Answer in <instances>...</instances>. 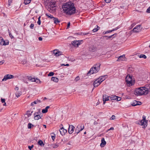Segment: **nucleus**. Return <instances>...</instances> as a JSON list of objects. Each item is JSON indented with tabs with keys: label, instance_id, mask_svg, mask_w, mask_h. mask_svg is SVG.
Listing matches in <instances>:
<instances>
[{
	"label": "nucleus",
	"instance_id": "nucleus-37",
	"mask_svg": "<svg viewBox=\"0 0 150 150\" xmlns=\"http://www.w3.org/2000/svg\"><path fill=\"white\" fill-rule=\"evenodd\" d=\"M139 57L140 58H143L144 59H146V56L144 54H141L140 55Z\"/></svg>",
	"mask_w": 150,
	"mask_h": 150
},
{
	"label": "nucleus",
	"instance_id": "nucleus-25",
	"mask_svg": "<svg viewBox=\"0 0 150 150\" xmlns=\"http://www.w3.org/2000/svg\"><path fill=\"white\" fill-rule=\"evenodd\" d=\"M22 94V92L20 91H17L15 93V95L16 97L18 98Z\"/></svg>",
	"mask_w": 150,
	"mask_h": 150
},
{
	"label": "nucleus",
	"instance_id": "nucleus-24",
	"mask_svg": "<svg viewBox=\"0 0 150 150\" xmlns=\"http://www.w3.org/2000/svg\"><path fill=\"white\" fill-rule=\"evenodd\" d=\"M49 106H47L45 109H43L42 110V112L43 113H45L47 112L48 111V109L50 108Z\"/></svg>",
	"mask_w": 150,
	"mask_h": 150
},
{
	"label": "nucleus",
	"instance_id": "nucleus-10",
	"mask_svg": "<svg viewBox=\"0 0 150 150\" xmlns=\"http://www.w3.org/2000/svg\"><path fill=\"white\" fill-rule=\"evenodd\" d=\"M81 41L74 40L71 43L75 47H78L81 43Z\"/></svg>",
	"mask_w": 150,
	"mask_h": 150
},
{
	"label": "nucleus",
	"instance_id": "nucleus-46",
	"mask_svg": "<svg viewBox=\"0 0 150 150\" xmlns=\"http://www.w3.org/2000/svg\"><path fill=\"white\" fill-rule=\"evenodd\" d=\"M80 79V78L79 76H78L76 77L75 79L74 80L76 81H79Z\"/></svg>",
	"mask_w": 150,
	"mask_h": 150
},
{
	"label": "nucleus",
	"instance_id": "nucleus-4",
	"mask_svg": "<svg viewBox=\"0 0 150 150\" xmlns=\"http://www.w3.org/2000/svg\"><path fill=\"white\" fill-rule=\"evenodd\" d=\"M142 118V120L140 121H139L138 123L143 126V128H145L147 125V121L146 120V117L145 115L143 116Z\"/></svg>",
	"mask_w": 150,
	"mask_h": 150
},
{
	"label": "nucleus",
	"instance_id": "nucleus-29",
	"mask_svg": "<svg viewBox=\"0 0 150 150\" xmlns=\"http://www.w3.org/2000/svg\"><path fill=\"white\" fill-rule=\"evenodd\" d=\"M96 26L97 27V28H94L93 29V30H92L93 31V32H96V31H98L100 29V27H99L97 25Z\"/></svg>",
	"mask_w": 150,
	"mask_h": 150
},
{
	"label": "nucleus",
	"instance_id": "nucleus-50",
	"mask_svg": "<svg viewBox=\"0 0 150 150\" xmlns=\"http://www.w3.org/2000/svg\"><path fill=\"white\" fill-rule=\"evenodd\" d=\"M121 100V98L120 97L117 96V98H116V100L117 101H120Z\"/></svg>",
	"mask_w": 150,
	"mask_h": 150
},
{
	"label": "nucleus",
	"instance_id": "nucleus-19",
	"mask_svg": "<svg viewBox=\"0 0 150 150\" xmlns=\"http://www.w3.org/2000/svg\"><path fill=\"white\" fill-rule=\"evenodd\" d=\"M0 42V44L2 45H5L8 44V42L7 41L6 42L5 41H4L3 39Z\"/></svg>",
	"mask_w": 150,
	"mask_h": 150
},
{
	"label": "nucleus",
	"instance_id": "nucleus-41",
	"mask_svg": "<svg viewBox=\"0 0 150 150\" xmlns=\"http://www.w3.org/2000/svg\"><path fill=\"white\" fill-rule=\"evenodd\" d=\"M35 82H36L37 83H40L41 82L40 80L38 79H35Z\"/></svg>",
	"mask_w": 150,
	"mask_h": 150
},
{
	"label": "nucleus",
	"instance_id": "nucleus-36",
	"mask_svg": "<svg viewBox=\"0 0 150 150\" xmlns=\"http://www.w3.org/2000/svg\"><path fill=\"white\" fill-rule=\"evenodd\" d=\"M110 98L112 99V100H116V98H117V96H111L110 97Z\"/></svg>",
	"mask_w": 150,
	"mask_h": 150
},
{
	"label": "nucleus",
	"instance_id": "nucleus-62",
	"mask_svg": "<svg viewBox=\"0 0 150 150\" xmlns=\"http://www.w3.org/2000/svg\"><path fill=\"white\" fill-rule=\"evenodd\" d=\"M38 39L40 41H42V38L41 37H40L38 38Z\"/></svg>",
	"mask_w": 150,
	"mask_h": 150
},
{
	"label": "nucleus",
	"instance_id": "nucleus-63",
	"mask_svg": "<svg viewBox=\"0 0 150 150\" xmlns=\"http://www.w3.org/2000/svg\"><path fill=\"white\" fill-rule=\"evenodd\" d=\"M52 138L53 140H54L55 138V136H52Z\"/></svg>",
	"mask_w": 150,
	"mask_h": 150
},
{
	"label": "nucleus",
	"instance_id": "nucleus-61",
	"mask_svg": "<svg viewBox=\"0 0 150 150\" xmlns=\"http://www.w3.org/2000/svg\"><path fill=\"white\" fill-rule=\"evenodd\" d=\"M19 88L18 87H16L15 88V90L16 91H18V90Z\"/></svg>",
	"mask_w": 150,
	"mask_h": 150
},
{
	"label": "nucleus",
	"instance_id": "nucleus-35",
	"mask_svg": "<svg viewBox=\"0 0 150 150\" xmlns=\"http://www.w3.org/2000/svg\"><path fill=\"white\" fill-rule=\"evenodd\" d=\"M46 15L47 17L49 18H50L52 19L54 18V17L52 16L51 15V14H50L49 15H48L47 14H46Z\"/></svg>",
	"mask_w": 150,
	"mask_h": 150
},
{
	"label": "nucleus",
	"instance_id": "nucleus-40",
	"mask_svg": "<svg viewBox=\"0 0 150 150\" xmlns=\"http://www.w3.org/2000/svg\"><path fill=\"white\" fill-rule=\"evenodd\" d=\"M113 31H114V30H108V31H107L105 33L103 32V33H104V34H105L106 33H111Z\"/></svg>",
	"mask_w": 150,
	"mask_h": 150
},
{
	"label": "nucleus",
	"instance_id": "nucleus-49",
	"mask_svg": "<svg viewBox=\"0 0 150 150\" xmlns=\"http://www.w3.org/2000/svg\"><path fill=\"white\" fill-rule=\"evenodd\" d=\"M146 12L148 13H150V6L147 8L146 10Z\"/></svg>",
	"mask_w": 150,
	"mask_h": 150
},
{
	"label": "nucleus",
	"instance_id": "nucleus-58",
	"mask_svg": "<svg viewBox=\"0 0 150 150\" xmlns=\"http://www.w3.org/2000/svg\"><path fill=\"white\" fill-rule=\"evenodd\" d=\"M114 129V128L113 127H111L110 129H108V130H107V132L108 131H110V130H113Z\"/></svg>",
	"mask_w": 150,
	"mask_h": 150
},
{
	"label": "nucleus",
	"instance_id": "nucleus-16",
	"mask_svg": "<svg viewBox=\"0 0 150 150\" xmlns=\"http://www.w3.org/2000/svg\"><path fill=\"white\" fill-rule=\"evenodd\" d=\"M101 143L100 144V146L101 147H103L106 144V142L105 140V139L104 138H102L101 140Z\"/></svg>",
	"mask_w": 150,
	"mask_h": 150
},
{
	"label": "nucleus",
	"instance_id": "nucleus-21",
	"mask_svg": "<svg viewBox=\"0 0 150 150\" xmlns=\"http://www.w3.org/2000/svg\"><path fill=\"white\" fill-rule=\"evenodd\" d=\"M52 20V21L54 22V23L56 24L60 22V21L58 20V19L55 17H54Z\"/></svg>",
	"mask_w": 150,
	"mask_h": 150
},
{
	"label": "nucleus",
	"instance_id": "nucleus-31",
	"mask_svg": "<svg viewBox=\"0 0 150 150\" xmlns=\"http://www.w3.org/2000/svg\"><path fill=\"white\" fill-rule=\"evenodd\" d=\"M31 0H25L24 2V3L25 4H28L30 3Z\"/></svg>",
	"mask_w": 150,
	"mask_h": 150
},
{
	"label": "nucleus",
	"instance_id": "nucleus-28",
	"mask_svg": "<svg viewBox=\"0 0 150 150\" xmlns=\"http://www.w3.org/2000/svg\"><path fill=\"white\" fill-rule=\"evenodd\" d=\"M116 34H113L111 35L110 36H103V38H105L106 39H108L110 38H111L113 36H114Z\"/></svg>",
	"mask_w": 150,
	"mask_h": 150
},
{
	"label": "nucleus",
	"instance_id": "nucleus-60",
	"mask_svg": "<svg viewBox=\"0 0 150 150\" xmlns=\"http://www.w3.org/2000/svg\"><path fill=\"white\" fill-rule=\"evenodd\" d=\"M98 124V122L96 121H95L94 122V125H96Z\"/></svg>",
	"mask_w": 150,
	"mask_h": 150
},
{
	"label": "nucleus",
	"instance_id": "nucleus-56",
	"mask_svg": "<svg viewBox=\"0 0 150 150\" xmlns=\"http://www.w3.org/2000/svg\"><path fill=\"white\" fill-rule=\"evenodd\" d=\"M52 4H53L54 5L52 6H51V7H52V8H54V7H55V6L54 5H55V3L54 2H53L52 3Z\"/></svg>",
	"mask_w": 150,
	"mask_h": 150
},
{
	"label": "nucleus",
	"instance_id": "nucleus-53",
	"mask_svg": "<svg viewBox=\"0 0 150 150\" xmlns=\"http://www.w3.org/2000/svg\"><path fill=\"white\" fill-rule=\"evenodd\" d=\"M70 25V22H69L67 24V29L68 28Z\"/></svg>",
	"mask_w": 150,
	"mask_h": 150
},
{
	"label": "nucleus",
	"instance_id": "nucleus-45",
	"mask_svg": "<svg viewBox=\"0 0 150 150\" xmlns=\"http://www.w3.org/2000/svg\"><path fill=\"white\" fill-rule=\"evenodd\" d=\"M34 24H31L30 26V27L31 29H33L34 27Z\"/></svg>",
	"mask_w": 150,
	"mask_h": 150
},
{
	"label": "nucleus",
	"instance_id": "nucleus-20",
	"mask_svg": "<svg viewBox=\"0 0 150 150\" xmlns=\"http://www.w3.org/2000/svg\"><path fill=\"white\" fill-rule=\"evenodd\" d=\"M146 90L145 93L147 94L149 92H150V84L148 86H146Z\"/></svg>",
	"mask_w": 150,
	"mask_h": 150
},
{
	"label": "nucleus",
	"instance_id": "nucleus-12",
	"mask_svg": "<svg viewBox=\"0 0 150 150\" xmlns=\"http://www.w3.org/2000/svg\"><path fill=\"white\" fill-rule=\"evenodd\" d=\"M74 127L72 125H69V127L68 132L69 134H71L73 133L74 131Z\"/></svg>",
	"mask_w": 150,
	"mask_h": 150
},
{
	"label": "nucleus",
	"instance_id": "nucleus-39",
	"mask_svg": "<svg viewBox=\"0 0 150 150\" xmlns=\"http://www.w3.org/2000/svg\"><path fill=\"white\" fill-rule=\"evenodd\" d=\"M58 146V145H57V144H53L52 145V147L54 148H57Z\"/></svg>",
	"mask_w": 150,
	"mask_h": 150
},
{
	"label": "nucleus",
	"instance_id": "nucleus-54",
	"mask_svg": "<svg viewBox=\"0 0 150 150\" xmlns=\"http://www.w3.org/2000/svg\"><path fill=\"white\" fill-rule=\"evenodd\" d=\"M137 105H140L142 104V103L140 101H137Z\"/></svg>",
	"mask_w": 150,
	"mask_h": 150
},
{
	"label": "nucleus",
	"instance_id": "nucleus-38",
	"mask_svg": "<svg viewBox=\"0 0 150 150\" xmlns=\"http://www.w3.org/2000/svg\"><path fill=\"white\" fill-rule=\"evenodd\" d=\"M41 17L39 16V18H38V21L37 22V23L39 25H40L41 24V21H40V18Z\"/></svg>",
	"mask_w": 150,
	"mask_h": 150
},
{
	"label": "nucleus",
	"instance_id": "nucleus-57",
	"mask_svg": "<svg viewBox=\"0 0 150 150\" xmlns=\"http://www.w3.org/2000/svg\"><path fill=\"white\" fill-rule=\"evenodd\" d=\"M4 62V60H2L1 61H0V65L3 64Z\"/></svg>",
	"mask_w": 150,
	"mask_h": 150
},
{
	"label": "nucleus",
	"instance_id": "nucleus-7",
	"mask_svg": "<svg viewBox=\"0 0 150 150\" xmlns=\"http://www.w3.org/2000/svg\"><path fill=\"white\" fill-rule=\"evenodd\" d=\"M142 28L141 27V25H139L136 26L133 29V32L138 33L140 32L142 30Z\"/></svg>",
	"mask_w": 150,
	"mask_h": 150
},
{
	"label": "nucleus",
	"instance_id": "nucleus-34",
	"mask_svg": "<svg viewBox=\"0 0 150 150\" xmlns=\"http://www.w3.org/2000/svg\"><path fill=\"white\" fill-rule=\"evenodd\" d=\"M34 114H35V115H41V114H42L41 113L40 110V109H39L38 110V111L35 112Z\"/></svg>",
	"mask_w": 150,
	"mask_h": 150
},
{
	"label": "nucleus",
	"instance_id": "nucleus-44",
	"mask_svg": "<svg viewBox=\"0 0 150 150\" xmlns=\"http://www.w3.org/2000/svg\"><path fill=\"white\" fill-rule=\"evenodd\" d=\"M12 0H8V7H9L11 5V4L12 3Z\"/></svg>",
	"mask_w": 150,
	"mask_h": 150
},
{
	"label": "nucleus",
	"instance_id": "nucleus-48",
	"mask_svg": "<svg viewBox=\"0 0 150 150\" xmlns=\"http://www.w3.org/2000/svg\"><path fill=\"white\" fill-rule=\"evenodd\" d=\"M33 145H32L31 146H29L28 148L30 150H31L32 149L33 147Z\"/></svg>",
	"mask_w": 150,
	"mask_h": 150
},
{
	"label": "nucleus",
	"instance_id": "nucleus-42",
	"mask_svg": "<svg viewBox=\"0 0 150 150\" xmlns=\"http://www.w3.org/2000/svg\"><path fill=\"white\" fill-rule=\"evenodd\" d=\"M38 103L37 102L36 100L35 101L33 102L31 104V106H33L34 105V104H37Z\"/></svg>",
	"mask_w": 150,
	"mask_h": 150
},
{
	"label": "nucleus",
	"instance_id": "nucleus-26",
	"mask_svg": "<svg viewBox=\"0 0 150 150\" xmlns=\"http://www.w3.org/2000/svg\"><path fill=\"white\" fill-rule=\"evenodd\" d=\"M51 80L55 82H57L58 81V79L56 77H52L51 78Z\"/></svg>",
	"mask_w": 150,
	"mask_h": 150
},
{
	"label": "nucleus",
	"instance_id": "nucleus-14",
	"mask_svg": "<svg viewBox=\"0 0 150 150\" xmlns=\"http://www.w3.org/2000/svg\"><path fill=\"white\" fill-rule=\"evenodd\" d=\"M59 131L61 134L62 135H65V133L67 132V130L65 129L63 127L61 128Z\"/></svg>",
	"mask_w": 150,
	"mask_h": 150
},
{
	"label": "nucleus",
	"instance_id": "nucleus-27",
	"mask_svg": "<svg viewBox=\"0 0 150 150\" xmlns=\"http://www.w3.org/2000/svg\"><path fill=\"white\" fill-rule=\"evenodd\" d=\"M28 79L29 81L32 82H35V78H33L32 76H28Z\"/></svg>",
	"mask_w": 150,
	"mask_h": 150
},
{
	"label": "nucleus",
	"instance_id": "nucleus-1",
	"mask_svg": "<svg viewBox=\"0 0 150 150\" xmlns=\"http://www.w3.org/2000/svg\"><path fill=\"white\" fill-rule=\"evenodd\" d=\"M64 12L66 14L71 15L76 13V9L74 3L71 2L66 3L62 6Z\"/></svg>",
	"mask_w": 150,
	"mask_h": 150
},
{
	"label": "nucleus",
	"instance_id": "nucleus-5",
	"mask_svg": "<svg viewBox=\"0 0 150 150\" xmlns=\"http://www.w3.org/2000/svg\"><path fill=\"white\" fill-rule=\"evenodd\" d=\"M84 128V126L82 124H79L75 128V132L76 134H77L81 131H82Z\"/></svg>",
	"mask_w": 150,
	"mask_h": 150
},
{
	"label": "nucleus",
	"instance_id": "nucleus-43",
	"mask_svg": "<svg viewBox=\"0 0 150 150\" xmlns=\"http://www.w3.org/2000/svg\"><path fill=\"white\" fill-rule=\"evenodd\" d=\"M54 73L53 72H50L48 74V76H52L54 75Z\"/></svg>",
	"mask_w": 150,
	"mask_h": 150
},
{
	"label": "nucleus",
	"instance_id": "nucleus-47",
	"mask_svg": "<svg viewBox=\"0 0 150 150\" xmlns=\"http://www.w3.org/2000/svg\"><path fill=\"white\" fill-rule=\"evenodd\" d=\"M115 116L114 115H112L110 118V119L111 120H114L115 119Z\"/></svg>",
	"mask_w": 150,
	"mask_h": 150
},
{
	"label": "nucleus",
	"instance_id": "nucleus-59",
	"mask_svg": "<svg viewBox=\"0 0 150 150\" xmlns=\"http://www.w3.org/2000/svg\"><path fill=\"white\" fill-rule=\"evenodd\" d=\"M36 101H37V102L38 103H40L41 102V101H40V100H39L38 99Z\"/></svg>",
	"mask_w": 150,
	"mask_h": 150
},
{
	"label": "nucleus",
	"instance_id": "nucleus-52",
	"mask_svg": "<svg viewBox=\"0 0 150 150\" xmlns=\"http://www.w3.org/2000/svg\"><path fill=\"white\" fill-rule=\"evenodd\" d=\"M9 35L10 36V37H11V38H13V36L10 33H9Z\"/></svg>",
	"mask_w": 150,
	"mask_h": 150
},
{
	"label": "nucleus",
	"instance_id": "nucleus-30",
	"mask_svg": "<svg viewBox=\"0 0 150 150\" xmlns=\"http://www.w3.org/2000/svg\"><path fill=\"white\" fill-rule=\"evenodd\" d=\"M137 101H136L135 100H134L132 103L131 104V105L133 106H134L136 105H137Z\"/></svg>",
	"mask_w": 150,
	"mask_h": 150
},
{
	"label": "nucleus",
	"instance_id": "nucleus-3",
	"mask_svg": "<svg viewBox=\"0 0 150 150\" xmlns=\"http://www.w3.org/2000/svg\"><path fill=\"white\" fill-rule=\"evenodd\" d=\"M146 87H141L135 89L134 94L136 96H141L143 95H146L145 93Z\"/></svg>",
	"mask_w": 150,
	"mask_h": 150
},
{
	"label": "nucleus",
	"instance_id": "nucleus-17",
	"mask_svg": "<svg viewBox=\"0 0 150 150\" xmlns=\"http://www.w3.org/2000/svg\"><path fill=\"white\" fill-rule=\"evenodd\" d=\"M109 97L108 96L106 95H104L103 96V104H104L105 103V101L109 100Z\"/></svg>",
	"mask_w": 150,
	"mask_h": 150
},
{
	"label": "nucleus",
	"instance_id": "nucleus-11",
	"mask_svg": "<svg viewBox=\"0 0 150 150\" xmlns=\"http://www.w3.org/2000/svg\"><path fill=\"white\" fill-rule=\"evenodd\" d=\"M97 49L96 46L94 45H91L89 47V50L91 52H94Z\"/></svg>",
	"mask_w": 150,
	"mask_h": 150
},
{
	"label": "nucleus",
	"instance_id": "nucleus-6",
	"mask_svg": "<svg viewBox=\"0 0 150 150\" xmlns=\"http://www.w3.org/2000/svg\"><path fill=\"white\" fill-rule=\"evenodd\" d=\"M132 77L129 74L127 75L125 78V81L127 85H128L129 86L130 85H132Z\"/></svg>",
	"mask_w": 150,
	"mask_h": 150
},
{
	"label": "nucleus",
	"instance_id": "nucleus-15",
	"mask_svg": "<svg viewBox=\"0 0 150 150\" xmlns=\"http://www.w3.org/2000/svg\"><path fill=\"white\" fill-rule=\"evenodd\" d=\"M125 55H123L119 57H118L117 59V61H122L125 60Z\"/></svg>",
	"mask_w": 150,
	"mask_h": 150
},
{
	"label": "nucleus",
	"instance_id": "nucleus-18",
	"mask_svg": "<svg viewBox=\"0 0 150 150\" xmlns=\"http://www.w3.org/2000/svg\"><path fill=\"white\" fill-rule=\"evenodd\" d=\"M107 75H104L103 76H100L98 79L100 81V82L101 83L106 78H107Z\"/></svg>",
	"mask_w": 150,
	"mask_h": 150
},
{
	"label": "nucleus",
	"instance_id": "nucleus-33",
	"mask_svg": "<svg viewBox=\"0 0 150 150\" xmlns=\"http://www.w3.org/2000/svg\"><path fill=\"white\" fill-rule=\"evenodd\" d=\"M38 144L40 146H42V145H44L43 142L41 140H39L38 142Z\"/></svg>",
	"mask_w": 150,
	"mask_h": 150
},
{
	"label": "nucleus",
	"instance_id": "nucleus-32",
	"mask_svg": "<svg viewBox=\"0 0 150 150\" xmlns=\"http://www.w3.org/2000/svg\"><path fill=\"white\" fill-rule=\"evenodd\" d=\"M34 127V125H32L31 123H29L28 125V129H30L32 127Z\"/></svg>",
	"mask_w": 150,
	"mask_h": 150
},
{
	"label": "nucleus",
	"instance_id": "nucleus-2",
	"mask_svg": "<svg viewBox=\"0 0 150 150\" xmlns=\"http://www.w3.org/2000/svg\"><path fill=\"white\" fill-rule=\"evenodd\" d=\"M100 64L99 63H97L94 65L93 67L90 69V71L88 72L87 75H90L91 74L96 73L98 72L100 70Z\"/></svg>",
	"mask_w": 150,
	"mask_h": 150
},
{
	"label": "nucleus",
	"instance_id": "nucleus-51",
	"mask_svg": "<svg viewBox=\"0 0 150 150\" xmlns=\"http://www.w3.org/2000/svg\"><path fill=\"white\" fill-rule=\"evenodd\" d=\"M1 100L2 103H4L5 102V100L4 98H1Z\"/></svg>",
	"mask_w": 150,
	"mask_h": 150
},
{
	"label": "nucleus",
	"instance_id": "nucleus-22",
	"mask_svg": "<svg viewBox=\"0 0 150 150\" xmlns=\"http://www.w3.org/2000/svg\"><path fill=\"white\" fill-rule=\"evenodd\" d=\"M34 118L35 120H38L41 118L40 115H35V114H34Z\"/></svg>",
	"mask_w": 150,
	"mask_h": 150
},
{
	"label": "nucleus",
	"instance_id": "nucleus-23",
	"mask_svg": "<svg viewBox=\"0 0 150 150\" xmlns=\"http://www.w3.org/2000/svg\"><path fill=\"white\" fill-rule=\"evenodd\" d=\"M33 112V111H28L26 112V115H27L28 117H29L32 114Z\"/></svg>",
	"mask_w": 150,
	"mask_h": 150
},
{
	"label": "nucleus",
	"instance_id": "nucleus-64",
	"mask_svg": "<svg viewBox=\"0 0 150 150\" xmlns=\"http://www.w3.org/2000/svg\"><path fill=\"white\" fill-rule=\"evenodd\" d=\"M48 10L50 12H51L52 11V9H51V8H48Z\"/></svg>",
	"mask_w": 150,
	"mask_h": 150
},
{
	"label": "nucleus",
	"instance_id": "nucleus-9",
	"mask_svg": "<svg viewBox=\"0 0 150 150\" xmlns=\"http://www.w3.org/2000/svg\"><path fill=\"white\" fill-rule=\"evenodd\" d=\"M53 54L56 57H58L63 55L62 52L59 51L58 50H55L53 51Z\"/></svg>",
	"mask_w": 150,
	"mask_h": 150
},
{
	"label": "nucleus",
	"instance_id": "nucleus-8",
	"mask_svg": "<svg viewBox=\"0 0 150 150\" xmlns=\"http://www.w3.org/2000/svg\"><path fill=\"white\" fill-rule=\"evenodd\" d=\"M14 76L13 75L10 74H7L5 75L4 78L2 79V81H6L8 79H11L14 78Z\"/></svg>",
	"mask_w": 150,
	"mask_h": 150
},
{
	"label": "nucleus",
	"instance_id": "nucleus-55",
	"mask_svg": "<svg viewBox=\"0 0 150 150\" xmlns=\"http://www.w3.org/2000/svg\"><path fill=\"white\" fill-rule=\"evenodd\" d=\"M105 2L106 3H109L111 1V0H105Z\"/></svg>",
	"mask_w": 150,
	"mask_h": 150
},
{
	"label": "nucleus",
	"instance_id": "nucleus-13",
	"mask_svg": "<svg viewBox=\"0 0 150 150\" xmlns=\"http://www.w3.org/2000/svg\"><path fill=\"white\" fill-rule=\"evenodd\" d=\"M101 83L99 80L98 79L96 80L93 83V85L94 87H96L98 86Z\"/></svg>",
	"mask_w": 150,
	"mask_h": 150
}]
</instances>
